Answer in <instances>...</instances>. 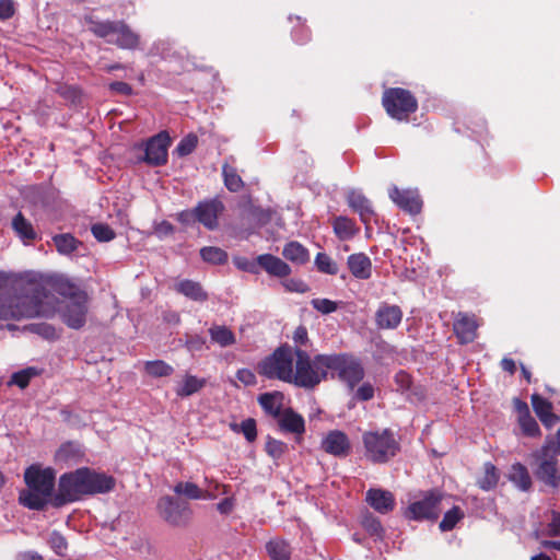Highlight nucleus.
Listing matches in <instances>:
<instances>
[{
  "label": "nucleus",
  "mask_w": 560,
  "mask_h": 560,
  "mask_svg": "<svg viewBox=\"0 0 560 560\" xmlns=\"http://www.w3.org/2000/svg\"><path fill=\"white\" fill-rule=\"evenodd\" d=\"M208 331L211 341L221 347H228L235 342L234 334L226 326L213 325Z\"/></svg>",
  "instance_id": "ea45409f"
},
{
  "label": "nucleus",
  "mask_w": 560,
  "mask_h": 560,
  "mask_svg": "<svg viewBox=\"0 0 560 560\" xmlns=\"http://www.w3.org/2000/svg\"><path fill=\"white\" fill-rule=\"evenodd\" d=\"M365 500L372 509L381 514L392 512L396 505L394 494L390 491L383 489H369L366 491Z\"/></svg>",
  "instance_id": "b1692460"
},
{
  "label": "nucleus",
  "mask_w": 560,
  "mask_h": 560,
  "mask_svg": "<svg viewBox=\"0 0 560 560\" xmlns=\"http://www.w3.org/2000/svg\"><path fill=\"white\" fill-rule=\"evenodd\" d=\"M217 509L221 514H229L233 510V500L225 498L217 504Z\"/></svg>",
  "instance_id": "774afa93"
},
{
  "label": "nucleus",
  "mask_w": 560,
  "mask_h": 560,
  "mask_svg": "<svg viewBox=\"0 0 560 560\" xmlns=\"http://www.w3.org/2000/svg\"><path fill=\"white\" fill-rule=\"evenodd\" d=\"M402 311L398 305L383 302L375 312V325L378 329H396L402 320Z\"/></svg>",
  "instance_id": "4be33fe9"
},
{
  "label": "nucleus",
  "mask_w": 560,
  "mask_h": 560,
  "mask_svg": "<svg viewBox=\"0 0 560 560\" xmlns=\"http://www.w3.org/2000/svg\"><path fill=\"white\" fill-rule=\"evenodd\" d=\"M198 138L194 133L184 137L177 144L175 151L179 156L189 155L197 147Z\"/></svg>",
  "instance_id": "3c124183"
},
{
  "label": "nucleus",
  "mask_w": 560,
  "mask_h": 560,
  "mask_svg": "<svg viewBox=\"0 0 560 560\" xmlns=\"http://www.w3.org/2000/svg\"><path fill=\"white\" fill-rule=\"evenodd\" d=\"M315 266L319 272L335 276L338 273V264L326 253H317L315 257Z\"/></svg>",
  "instance_id": "a18cd8bd"
},
{
  "label": "nucleus",
  "mask_w": 560,
  "mask_h": 560,
  "mask_svg": "<svg viewBox=\"0 0 560 560\" xmlns=\"http://www.w3.org/2000/svg\"><path fill=\"white\" fill-rule=\"evenodd\" d=\"M282 255L285 259L290 260L296 265H304L310 259V253L306 247H304L299 242H290L288 243L282 250Z\"/></svg>",
  "instance_id": "72a5a7b5"
},
{
  "label": "nucleus",
  "mask_w": 560,
  "mask_h": 560,
  "mask_svg": "<svg viewBox=\"0 0 560 560\" xmlns=\"http://www.w3.org/2000/svg\"><path fill=\"white\" fill-rule=\"evenodd\" d=\"M281 283L289 292L305 293L310 290L308 285L301 279H284Z\"/></svg>",
  "instance_id": "6e6d98bb"
},
{
  "label": "nucleus",
  "mask_w": 560,
  "mask_h": 560,
  "mask_svg": "<svg viewBox=\"0 0 560 560\" xmlns=\"http://www.w3.org/2000/svg\"><path fill=\"white\" fill-rule=\"evenodd\" d=\"M266 550L271 560H290L291 547L288 541L281 538L270 539L266 544Z\"/></svg>",
  "instance_id": "c9c22d12"
},
{
  "label": "nucleus",
  "mask_w": 560,
  "mask_h": 560,
  "mask_svg": "<svg viewBox=\"0 0 560 560\" xmlns=\"http://www.w3.org/2000/svg\"><path fill=\"white\" fill-rule=\"evenodd\" d=\"M294 357L295 362L293 364L291 384L305 389H314L327 378L326 368L323 363L318 362L322 354H317L312 359L306 350L295 348Z\"/></svg>",
  "instance_id": "423d86ee"
},
{
  "label": "nucleus",
  "mask_w": 560,
  "mask_h": 560,
  "mask_svg": "<svg viewBox=\"0 0 560 560\" xmlns=\"http://www.w3.org/2000/svg\"><path fill=\"white\" fill-rule=\"evenodd\" d=\"M294 358V349L288 343L281 345L260 361L258 373L268 380L291 384Z\"/></svg>",
  "instance_id": "6e6552de"
},
{
  "label": "nucleus",
  "mask_w": 560,
  "mask_h": 560,
  "mask_svg": "<svg viewBox=\"0 0 560 560\" xmlns=\"http://www.w3.org/2000/svg\"><path fill=\"white\" fill-rule=\"evenodd\" d=\"M500 480L498 468L490 462L483 464V474L477 479V486L483 491L497 488Z\"/></svg>",
  "instance_id": "f704fd0d"
},
{
  "label": "nucleus",
  "mask_w": 560,
  "mask_h": 560,
  "mask_svg": "<svg viewBox=\"0 0 560 560\" xmlns=\"http://www.w3.org/2000/svg\"><path fill=\"white\" fill-rule=\"evenodd\" d=\"M170 144V135L166 131H161L139 145L143 150V155L138 160L150 166H163L167 163Z\"/></svg>",
  "instance_id": "f8f14e48"
},
{
  "label": "nucleus",
  "mask_w": 560,
  "mask_h": 560,
  "mask_svg": "<svg viewBox=\"0 0 560 560\" xmlns=\"http://www.w3.org/2000/svg\"><path fill=\"white\" fill-rule=\"evenodd\" d=\"M48 288L43 283L28 282L21 295H11L10 277L0 271V319L32 318L42 315L43 301Z\"/></svg>",
  "instance_id": "f03ea898"
},
{
  "label": "nucleus",
  "mask_w": 560,
  "mask_h": 560,
  "mask_svg": "<svg viewBox=\"0 0 560 560\" xmlns=\"http://www.w3.org/2000/svg\"><path fill=\"white\" fill-rule=\"evenodd\" d=\"M176 219L179 223L184 225H191L198 222L196 207H194L192 209H187L178 212Z\"/></svg>",
  "instance_id": "13d9d810"
},
{
  "label": "nucleus",
  "mask_w": 560,
  "mask_h": 560,
  "mask_svg": "<svg viewBox=\"0 0 560 560\" xmlns=\"http://www.w3.org/2000/svg\"><path fill=\"white\" fill-rule=\"evenodd\" d=\"M258 402L265 413L277 419L284 410V394L278 390L264 393L258 396Z\"/></svg>",
  "instance_id": "cd10ccee"
},
{
  "label": "nucleus",
  "mask_w": 560,
  "mask_h": 560,
  "mask_svg": "<svg viewBox=\"0 0 560 560\" xmlns=\"http://www.w3.org/2000/svg\"><path fill=\"white\" fill-rule=\"evenodd\" d=\"M159 515L167 524L176 527L185 526L191 516L188 503L179 501L171 495L159 499L156 504Z\"/></svg>",
  "instance_id": "9b49d317"
},
{
  "label": "nucleus",
  "mask_w": 560,
  "mask_h": 560,
  "mask_svg": "<svg viewBox=\"0 0 560 560\" xmlns=\"http://www.w3.org/2000/svg\"><path fill=\"white\" fill-rule=\"evenodd\" d=\"M52 242L61 255H70L81 245V242L70 233L56 234Z\"/></svg>",
  "instance_id": "4c0bfd02"
},
{
  "label": "nucleus",
  "mask_w": 560,
  "mask_h": 560,
  "mask_svg": "<svg viewBox=\"0 0 560 560\" xmlns=\"http://www.w3.org/2000/svg\"><path fill=\"white\" fill-rule=\"evenodd\" d=\"M311 304L314 310L325 315L335 312L338 307L337 303L329 299H313Z\"/></svg>",
  "instance_id": "5fc2aeb1"
},
{
  "label": "nucleus",
  "mask_w": 560,
  "mask_h": 560,
  "mask_svg": "<svg viewBox=\"0 0 560 560\" xmlns=\"http://www.w3.org/2000/svg\"><path fill=\"white\" fill-rule=\"evenodd\" d=\"M276 214L270 208H260L253 205L252 200L247 197V224L253 229H259L268 224L272 217Z\"/></svg>",
  "instance_id": "7c9ffc66"
},
{
  "label": "nucleus",
  "mask_w": 560,
  "mask_h": 560,
  "mask_svg": "<svg viewBox=\"0 0 560 560\" xmlns=\"http://www.w3.org/2000/svg\"><path fill=\"white\" fill-rule=\"evenodd\" d=\"M294 349L301 348L308 342V332L305 326L300 325L293 332Z\"/></svg>",
  "instance_id": "052dcab7"
},
{
  "label": "nucleus",
  "mask_w": 560,
  "mask_h": 560,
  "mask_svg": "<svg viewBox=\"0 0 560 560\" xmlns=\"http://www.w3.org/2000/svg\"><path fill=\"white\" fill-rule=\"evenodd\" d=\"M364 456L373 464H385L400 451V444L390 429L370 430L362 434Z\"/></svg>",
  "instance_id": "39448f33"
},
{
  "label": "nucleus",
  "mask_w": 560,
  "mask_h": 560,
  "mask_svg": "<svg viewBox=\"0 0 560 560\" xmlns=\"http://www.w3.org/2000/svg\"><path fill=\"white\" fill-rule=\"evenodd\" d=\"M331 226L336 237L340 241L352 240L360 231L355 222L345 215H338L331 221Z\"/></svg>",
  "instance_id": "2f4dec72"
},
{
  "label": "nucleus",
  "mask_w": 560,
  "mask_h": 560,
  "mask_svg": "<svg viewBox=\"0 0 560 560\" xmlns=\"http://www.w3.org/2000/svg\"><path fill=\"white\" fill-rule=\"evenodd\" d=\"M206 482H207V486L205 489H211L212 491H214L215 493H218V497L220 494H226L229 491H228V486L225 485H221L217 481H213V480H208V478H206Z\"/></svg>",
  "instance_id": "338daca9"
},
{
  "label": "nucleus",
  "mask_w": 560,
  "mask_h": 560,
  "mask_svg": "<svg viewBox=\"0 0 560 560\" xmlns=\"http://www.w3.org/2000/svg\"><path fill=\"white\" fill-rule=\"evenodd\" d=\"M174 231H175L174 225L166 220H163L154 225V234L159 238H163L168 235H172L174 233Z\"/></svg>",
  "instance_id": "bf43d9fd"
},
{
  "label": "nucleus",
  "mask_w": 560,
  "mask_h": 560,
  "mask_svg": "<svg viewBox=\"0 0 560 560\" xmlns=\"http://www.w3.org/2000/svg\"><path fill=\"white\" fill-rule=\"evenodd\" d=\"M388 196L399 209L411 215L419 214L422 210L423 203L417 190L399 189L397 186H393Z\"/></svg>",
  "instance_id": "f3484780"
},
{
  "label": "nucleus",
  "mask_w": 560,
  "mask_h": 560,
  "mask_svg": "<svg viewBox=\"0 0 560 560\" xmlns=\"http://www.w3.org/2000/svg\"><path fill=\"white\" fill-rule=\"evenodd\" d=\"M84 21L94 36L105 39L108 44L124 50L140 48L141 36L124 20H100L94 15H85Z\"/></svg>",
  "instance_id": "20e7f679"
},
{
  "label": "nucleus",
  "mask_w": 560,
  "mask_h": 560,
  "mask_svg": "<svg viewBox=\"0 0 560 560\" xmlns=\"http://www.w3.org/2000/svg\"><path fill=\"white\" fill-rule=\"evenodd\" d=\"M176 291L194 301L203 302L208 299V294L203 291L200 283L191 280H183L178 282L176 284Z\"/></svg>",
  "instance_id": "e433bc0d"
},
{
  "label": "nucleus",
  "mask_w": 560,
  "mask_h": 560,
  "mask_svg": "<svg viewBox=\"0 0 560 560\" xmlns=\"http://www.w3.org/2000/svg\"><path fill=\"white\" fill-rule=\"evenodd\" d=\"M443 494L436 490L429 491L422 500L412 502L405 511L408 520H436L441 513Z\"/></svg>",
  "instance_id": "ddd939ff"
},
{
  "label": "nucleus",
  "mask_w": 560,
  "mask_h": 560,
  "mask_svg": "<svg viewBox=\"0 0 560 560\" xmlns=\"http://www.w3.org/2000/svg\"><path fill=\"white\" fill-rule=\"evenodd\" d=\"M37 374L38 373L35 368H27L21 370L12 374L10 384H14L20 388L24 389L28 386L31 378L36 376Z\"/></svg>",
  "instance_id": "09e8293b"
},
{
  "label": "nucleus",
  "mask_w": 560,
  "mask_h": 560,
  "mask_svg": "<svg viewBox=\"0 0 560 560\" xmlns=\"http://www.w3.org/2000/svg\"><path fill=\"white\" fill-rule=\"evenodd\" d=\"M144 371L152 377L170 376L174 372V368L163 360L147 361Z\"/></svg>",
  "instance_id": "79ce46f5"
},
{
  "label": "nucleus",
  "mask_w": 560,
  "mask_h": 560,
  "mask_svg": "<svg viewBox=\"0 0 560 560\" xmlns=\"http://www.w3.org/2000/svg\"><path fill=\"white\" fill-rule=\"evenodd\" d=\"M362 524H363V527L371 535L381 536L383 534V527H382L381 522L372 515L365 516Z\"/></svg>",
  "instance_id": "4d7b16f0"
},
{
  "label": "nucleus",
  "mask_w": 560,
  "mask_h": 560,
  "mask_svg": "<svg viewBox=\"0 0 560 560\" xmlns=\"http://www.w3.org/2000/svg\"><path fill=\"white\" fill-rule=\"evenodd\" d=\"M382 105L389 117L398 121H407L417 112L418 100L407 89L388 88L383 92Z\"/></svg>",
  "instance_id": "1a4fd4ad"
},
{
  "label": "nucleus",
  "mask_w": 560,
  "mask_h": 560,
  "mask_svg": "<svg viewBox=\"0 0 560 560\" xmlns=\"http://www.w3.org/2000/svg\"><path fill=\"white\" fill-rule=\"evenodd\" d=\"M532 406L536 416L545 427L552 428L560 421V418L552 412V404L540 395H532Z\"/></svg>",
  "instance_id": "bb28decb"
},
{
  "label": "nucleus",
  "mask_w": 560,
  "mask_h": 560,
  "mask_svg": "<svg viewBox=\"0 0 560 560\" xmlns=\"http://www.w3.org/2000/svg\"><path fill=\"white\" fill-rule=\"evenodd\" d=\"M259 269L277 278H287L292 272L291 267L285 261L272 254L259 255L252 262H247L248 272L258 273Z\"/></svg>",
  "instance_id": "4468645a"
},
{
  "label": "nucleus",
  "mask_w": 560,
  "mask_h": 560,
  "mask_svg": "<svg viewBox=\"0 0 560 560\" xmlns=\"http://www.w3.org/2000/svg\"><path fill=\"white\" fill-rule=\"evenodd\" d=\"M24 329L30 332L36 334L47 340H56L59 338L56 328L47 323L28 324L24 327Z\"/></svg>",
  "instance_id": "49530a36"
},
{
  "label": "nucleus",
  "mask_w": 560,
  "mask_h": 560,
  "mask_svg": "<svg viewBox=\"0 0 560 560\" xmlns=\"http://www.w3.org/2000/svg\"><path fill=\"white\" fill-rule=\"evenodd\" d=\"M109 90L114 93L129 96L133 93L132 86L122 81H114L109 84Z\"/></svg>",
  "instance_id": "0e129e2a"
},
{
  "label": "nucleus",
  "mask_w": 560,
  "mask_h": 560,
  "mask_svg": "<svg viewBox=\"0 0 560 560\" xmlns=\"http://www.w3.org/2000/svg\"><path fill=\"white\" fill-rule=\"evenodd\" d=\"M322 448L329 455L345 458L351 453V442L348 435L340 430L329 431L322 441Z\"/></svg>",
  "instance_id": "6ab92c4d"
},
{
  "label": "nucleus",
  "mask_w": 560,
  "mask_h": 560,
  "mask_svg": "<svg viewBox=\"0 0 560 560\" xmlns=\"http://www.w3.org/2000/svg\"><path fill=\"white\" fill-rule=\"evenodd\" d=\"M45 287H48L55 293L63 296L67 301H74L89 296L86 291H84L79 284L61 276L50 278Z\"/></svg>",
  "instance_id": "412c9836"
},
{
  "label": "nucleus",
  "mask_w": 560,
  "mask_h": 560,
  "mask_svg": "<svg viewBox=\"0 0 560 560\" xmlns=\"http://www.w3.org/2000/svg\"><path fill=\"white\" fill-rule=\"evenodd\" d=\"M89 300L78 299L74 301H67L60 311L62 322L71 329H81L86 323V315L89 312Z\"/></svg>",
  "instance_id": "dca6fc26"
},
{
  "label": "nucleus",
  "mask_w": 560,
  "mask_h": 560,
  "mask_svg": "<svg viewBox=\"0 0 560 560\" xmlns=\"http://www.w3.org/2000/svg\"><path fill=\"white\" fill-rule=\"evenodd\" d=\"M206 385V380L198 378L195 375H186L176 388L178 397H188L198 393Z\"/></svg>",
  "instance_id": "58836bf2"
},
{
  "label": "nucleus",
  "mask_w": 560,
  "mask_h": 560,
  "mask_svg": "<svg viewBox=\"0 0 560 560\" xmlns=\"http://www.w3.org/2000/svg\"><path fill=\"white\" fill-rule=\"evenodd\" d=\"M547 534L549 536H560V513L552 512V518L547 525Z\"/></svg>",
  "instance_id": "69168bd1"
},
{
  "label": "nucleus",
  "mask_w": 560,
  "mask_h": 560,
  "mask_svg": "<svg viewBox=\"0 0 560 560\" xmlns=\"http://www.w3.org/2000/svg\"><path fill=\"white\" fill-rule=\"evenodd\" d=\"M277 419L279 430L283 433L302 435L305 432L304 418L292 408H285Z\"/></svg>",
  "instance_id": "393cba45"
},
{
  "label": "nucleus",
  "mask_w": 560,
  "mask_h": 560,
  "mask_svg": "<svg viewBox=\"0 0 560 560\" xmlns=\"http://www.w3.org/2000/svg\"><path fill=\"white\" fill-rule=\"evenodd\" d=\"M347 203L353 212L358 213L361 222L369 230V224L373 217L376 215L375 210L370 199H368L362 192L351 190L347 195Z\"/></svg>",
  "instance_id": "5701e85b"
},
{
  "label": "nucleus",
  "mask_w": 560,
  "mask_h": 560,
  "mask_svg": "<svg viewBox=\"0 0 560 560\" xmlns=\"http://www.w3.org/2000/svg\"><path fill=\"white\" fill-rule=\"evenodd\" d=\"M463 517L464 512L459 506L455 505L444 514L442 521L439 524V528L442 532H450Z\"/></svg>",
  "instance_id": "c03bdc74"
},
{
  "label": "nucleus",
  "mask_w": 560,
  "mask_h": 560,
  "mask_svg": "<svg viewBox=\"0 0 560 560\" xmlns=\"http://www.w3.org/2000/svg\"><path fill=\"white\" fill-rule=\"evenodd\" d=\"M174 492L178 495H184L189 500H199V499H215L218 498V493L212 491L211 489H201L194 482H178L174 487Z\"/></svg>",
  "instance_id": "c756f323"
},
{
  "label": "nucleus",
  "mask_w": 560,
  "mask_h": 560,
  "mask_svg": "<svg viewBox=\"0 0 560 560\" xmlns=\"http://www.w3.org/2000/svg\"><path fill=\"white\" fill-rule=\"evenodd\" d=\"M534 456L536 478L547 487L560 488V446H545Z\"/></svg>",
  "instance_id": "9d476101"
},
{
  "label": "nucleus",
  "mask_w": 560,
  "mask_h": 560,
  "mask_svg": "<svg viewBox=\"0 0 560 560\" xmlns=\"http://www.w3.org/2000/svg\"><path fill=\"white\" fill-rule=\"evenodd\" d=\"M12 229L14 233L23 241L24 244H30L35 241L37 234L32 223L24 217L22 212H18L12 220Z\"/></svg>",
  "instance_id": "473e14b6"
},
{
  "label": "nucleus",
  "mask_w": 560,
  "mask_h": 560,
  "mask_svg": "<svg viewBox=\"0 0 560 560\" xmlns=\"http://www.w3.org/2000/svg\"><path fill=\"white\" fill-rule=\"evenodd\" d=\"M222 175L224 185L230 191H238L244 186L243 179L237 173V170L226 162L222 165Z\"/></svg>",
  "instance_id": "a19ab883"
},
{
  "label": "nucleus",
  "mask_w": 560,
  "mask_h": 560,
  "mask_svg": "<svg viewBox=\"0 0 560 560\" xmlns=\"http://www.w3.org/2000/svg\"><path fill=\"white\" fill-rule=\"evenodd\" d=\"M48 542L57 556L65 557L67 555L68 541L61 533L54 530L50 534Z\"/></svg>",
  "instance_id": "8fccbe9b"
},
{
  "label": "nucleus",
  "mask_w": 560,
  "mask_h": 560,
  "mask_svg": "<svg viewBox=\"0 0 560 560\" xmlns=\"http://www.w3.org/2000/svg\"><path fill=\"white\" fill-rule=\"evenodd\" d=\"M508 479L515 488L523 492H528L533 488L532 476L527 467L521 463H514L508 472Z\"/></svg>",
  "instance_id": "c85d7f7f"
},
{
  "label": "nucleus",
  "mask_w": 560,
  "mask_h": 560,
  "mask_svg": "<svg viewBox=\"0 0 560 560\" xmlns=\"http://www.w3.org/2000/svg\"><path fill=\"white\" fill-rule=\"evenodd\" d=\"M525 413L520 416V425L523 433L527 436H538L540 434V429L537 421L529 415L527 405H524Z\"/></svg>",
  "instance_id": "de8ad7c7"
},
{
  "label": "nucleus",
  "mask_w": 560,
  "mask_h": 560,
  "mask_svg": "<svg viewBox=\"0 0 560 560\" xmlns=\"http://www.w3.org/2000/svg\"><path fill=\"white\" fill-rule=\"evenodd\" d=\"M265 448L267 454L272 458H280L287 451V444L282 441L268 438Z\"/></svg>",
  "instance_id": "864d4df0"
},
{
  "label": "nucleus",
  "mask_w": 560,
  "mask_h": 560,
  "mask_svg": "<svg viewBox=\"0 0 560 560\" xmlns=\"http://www.w3.org/2000/svg\"><path fill=\"white\" fill-rule=\"evenodd\" d=\"M318 362L324 364L327 372L337 374L339 381L346 383L350 389H353L365 375L361 360L352 353L322 354Z\"/></svg>",
  "instance_id": "0eeeda50"
},
{
  "label": "nucleus",
  "mask_w": 560,
  "mask_h": 560,
  "mask_svg": "<svg viewBox=\"0 0 560 560\" xmlns=\"http://www.w3.org/2000/svg\"><path fill=\"white\" fill-rule=\"evenodd\" d=\"M45 287H48L55 293L63 296L67 301H74L89 296L86 291H84L79 284L61 276L50 278Z\"/></svg>",
  "instance_id": "aec40b11"
},
{
  "label": "nucleus",
  "mask_w": 560,
  "mask_h": 560,
  "mask_svg": "<svg viewBox=\"0 0 560 560\" xmlns=\"http://www.w3.org/2000/svg\"><path fill=\"white\" fill-rule=\"evenodd\" d=\"M479 323L476 315L459 312L453 323V331L460 345H467L475 341Z\"/></svg>",
  "instance_id": "a211bd4d"
},
{
  "label": "nucleus",
  "mask_w": 560,
  "mask_h": 560,
  "mask_svg": "<svg viewBox=\"0 0 560 560\" xmlns=\"http://www.w3.org/2000/svg\"><path fill=\"white\" fill-rule=\"evenodd\" d=\"M195 207L198 223L209 231L219 228V217L224 212L225 207L218 197L201 200Z\"/></svg>",
  "instance_id": "2eb2a0df"
},
{
  "label": "nucleus",
  "mask_w": 560,
  "mask_h": 560,
  "mask_svg": "<svg viewBox=\"0 0 560 560\" xmlns=\"http://www.w3.org/2000/svg\"><path fill=\"white\" fill-rule=\"evenodd\" d=\"M374 397V387L370 383H363L355 392V398L368 401Z\"/></svg>",
  "instance_id": "e2e57ef3"
},
{
  "label": "nucleus",
  "mask_w": 560,
  "mask_h": 560,
  "mask_svg": "<svg viewBox=\"0 0 560 560\" xmlns=\"http://www.w3.org/2000/svg\"><path fill=\"white\" fill-rule=\"evenodd\" d=\"M347 266L351 275L357 279L368 280L372 276V261L364 253L349 255Z\"/></svg>",
  "instance_id": "a878e982"
},
{
  "label": "nucleus",
  "mask_w": 560,
  "mask_h": 560,
  "mask_svg": "<svg viewBox=\"0 0 560 560\" xmlns=\"http://www.w3.org/2000/svg\"><path fill=\"white\" fill-rule=\"evenodd\" d=\"M200 256L203 261L212 265H223L228 261V254L220 247L206 246L200 249Z\"/></svg>",
  "instance_id": "37998d69"
},
{
  "label": "nucleus",
  "mask_w": 560,
  "mask_h": 560,
  "mask_svg": "<svg viewBox=\"0 0 560 560\" xmlns=\"http://www.w3.org/2000/svg\"><path fill=\"white\" fill-rule=\"evenodd\" d=\"M91 232L98 242H109L116 236L114 230L109 225L103 223L93 224Z\"/></svg>",
  "instance_id": "603ef678"
},
{
  "label": "nucleus",
  "mask_w": 560,
  "mask_h": 560,
  "mask_svg": "<svg viewBox=\"0 0 560 560\" xmlns=\"http://www.w3.org/2000/svg\"><path fill=\"white\" fill-rule=\"evenodd\" d=\"M15 13L13 0H0V20L7 21Z\"/></svg>",
  "instance_id": "680f3d73"
},
{
  "label": "nucleus",
  "mask_w": 560,
  "mask_h": 560,
  "mask_svg": "<svg viewBox=\"0 0 560 560\" xmlns=\"http://www.w3.org/2000/svg\"><path fill=\"white\" fill-rule=\"evenodd\" d=\"M55 470L50 467L42 469L32 465L24 471V481L27 490H22L19 494L21 505L34 510L43 511L50 502L55 493Z\"/></svg>",
  "instance_id": "7ed1b4c3"
},
{
  "label": "nucleus",
  "mask_w": 560,
  "mask_h": 560,
  "mask_svg": "<svg viewBox=\"0 0 560 560\" xmlns=\"http://www.w3.org/2000/svg\"><path fill=\"white\" fill-rule=\"evenodd\" d=\"M115 487L116 479L112 475L90 467H80L59 477L51 505L61 508L88 497L109 493Z\"/></svg>",
  "instance_id": "f257e3e1"
}]
</instances>
